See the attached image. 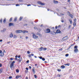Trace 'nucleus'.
Here are the masks:
<instances>
[{
    "instance_id": "obj_1",
    "label": "nucleus",
    "mask_w": 79,
    "mask_h": 79,
    "mask_svg": "<svg viewBox=\"0 0 79 79\" xmlns=\"http://www.w3.org/2000/svg\"><path fill=\"white\" fill-rule=\"evenodd\" d=\"M44 32H45V33H50V29L49 28H47L45 30Z\"/></svg>"
},
{
    "instance_id": "obj_2",
    "label": "nucleus",
    "mask_w": 79,
    "mask_h": 79,
    "mask_svg": "<svg viewBox=\"0 0 79 79\" xmlns=\"http://www.w3.org/2000/svg\"><path fill=\"white\" fill-rule=\"evenodd\" d=\"M37 3H38V4H39V5H41L44 6L45 5V3H42L40 1H38Z\"/></svg>"
},
{
    "instance_id": "obj_3",
    "label": "nucleus",
    "mask_w": 79,
    "mask_h": 79,
    "mask_svg": "<svg viewBox=\"0 0 79 79\" xmlns=\"http://www.w3.org/2000/svg\"><path fill=\"white\" fill-rule=\"evenodd\" d=\"M68 13H69V16H70V17H71V18H73V15H72V14H71V13H70V12L68 11Z\"/></svg>"
},
{
    "instance_id": "obj_4",
    "label": "nucleus",
    "mask_w": 79,
    "mask_h": 79,
    "mask_svg": "<svg viewBox=\"0 0 79 79\" xmlns=\"http://www.w3.org/2000/svg\"><path fill=\"white\" fill-rule=\"evenodd\" d=\"M0 54H1L0 55V56H4V53H2V50H0Z\"/></svg>"
},
{
    "instance_id": "obj_5",
    "label": "nucleus",
    "mask_w": 79,
    "mask_h": 79,
    "mask_svg": "<svg viewBox=\"0 0 79 79\" xmlns=\"http://www.w3.org/2000/svg\"><path fill=\"white\" fill-rule=\"evenodd\" d=\"M16 33H21V32H23V31L22 30H18L15 31Z\"/></svg>"
},
{
    "instance_id": "obj_6",
    "label": "nucleus",
    "mask_w": 79,
    "mask_h": 79,
    "mask_svg": "<svg viewBox=\"0 0 79 79\" xmlns=\"http://www.w3.org/2000/svg\"><path fill=\"white\" fill-rule=\"evenodd\" d=\"M33 37L34 39H37L38 38V36H37L34 34L33 35Z\"/></svg>"
},
{
    "instance_id": "obj_7",
    "label": "nucleus",
    "mask_w": 79,
    "mask_h": 79,
    "mask_svg": "<svg viewBox=\"0 0 79 79\" xmlns=\"http://www.w3.org/2000/svg\"><path fill=\"white\" fill-rule=\"evenodd\" d=\"M56 33L57 34L60 33H61V31L59 29H57L56 31Z\"/></svg>"
},
{
    "instance_id": "obj_8",
    "label": "nucleus",
    "mask_w": 79,
    "mask_h": 79,
    "mask_svg": "<svg viewBox=\"0 0 79 79\" xmlns=\"http://www.w3.org/2000/svg\"><path fill=\"white\" fill-rule=\"evenodd\" d=\"M39 57L40 58V59H42L43 61H45V59L44 58H42V57L40 56Z\"/></svg>"
},
{
    "instance_id": "obj_9",
    "label": "nucleus",
    "mask_w": 79,
    "mask_h": 79,
    "mask_svg": "<svg viewBox=\"0 0 79 79\" xmlns=\"http://www.w3.org/2000/svg\"><path fill=\"white\" fill-rule=\"evenodd\" d=\"M13 24H14V23H9V26L10 27V26H13Z\"/></svg>"
},
{
    "instance_id": "obj_10",
    "label": "nucleus",
    "mask_w": 79,
    "mask_h": 79,
    "mask_svg": "<svg viewBox=\"0 0 79 79\" xmlns=\"http://www.w3.org/2000/svg\"><path fill=\"white\" fill-rule=\"evenodd\" d=\"M53 2L54 4H57V3H58V1L55 0L53 1Z\"/></svg>"
},
{
    "instance_id": "obj_11",
    "label": "nucleus",
    "mask_w": 79,
    "mask_h": 79,
    "mask_svg": "<svg viewBox=\"0 0 79 79\" xmlns=\"http://www.w3.org/2000/svg\"><path fill=\"white\" fill-rule=\"evenodd\" d=\"M32 71H33V73H34V74H35V68H33L32 69Z\"/></svg>"
},
{
    "instance_id": "obj_12",
    "label": "nucleus",
    "mask_w": 79,
    "mask_h": 79,
    "mask_svg": "<svg viewBox=\"0 0 79 79\" xmlns=\"http://www.w3.org/2000/svg\"><path fill=\"white\" fill-rule=\"evenodd\" d=\"M78 51V49H77V48L74 49V52H75V53H77Z\"/></svg>"
},
{
    "instance_id": "obj_13",
    "label": "nucleus",
    "mask_w": 79,
    "mask_h": 79,
    "mask_svg": "<svg viewBox=\"0 0 79 79\" xmlns=\"http://www.w3.org/2000/svg\"><path fill=\"white\" fill-rule=\"evenodd\" d=\"M20 77H21V75L17 76L16 77V79H18V78H19Z\"/></svg>"
},
{
    "instance_id": "obj_14",
    "label": "nucleus",
    "mask_w": 79,
    "mask_h": 79,
    "mask_svg": "<svg viewBox=\"0 0 79 79\" xmlns=\"http://www.w3.org/2000/svg\"><path fill=\"white\" fill-rule=\"evenodd\" d=\"M22 60V58H20L18 60V62H21Z\"/></svg>"
},
{
    "instance_id": "obj_15",
    "label": "nucleus",
    "mask_w": 79,
    "mask_h": 79,
    "mask_svg": "<svg viewBox=\"0 0 79 79\" xmlns=\"http://www.w3.org/2000/svg\"><path fill=\"white\" fill-rule=\"evenodd\" d=\"M68 36H66L65 37H64L62 39H63H63H65L64 40H66V39H68Z\"/></svg>"
},
{
    "instance_id": "obj_16",
    "label": "nucleus",
    "mask_w": 79,
    "mask_h": 79,
    "mask_svg": "<svg viewBox=\"0 0 79 79\" xmlns=\"http://www.w3.org/2000/svg\"><path fill=\"white\" fill-rule=\"evenodd\" d=\"M13 65H14V64H13V63H11V64L10 65V68H13Z\"/></svg>"
},
{
    "instance_id": "obj_17",
    "label": "nucleus",
    "mask_w": 79,
    "mask_h": 79,
    "mask_svg": "<svg viewBox=\"0 0 79 79\" xmlns=\"http://www.w3.org/2000/svg\"><path fill=\"white\" fill-rule=\"evenodd\" d=\"M76 22H73V26L74 27H76Z\"/></svg>"
},
{
    "instance_id": "obj_18",
    "label": "nucleus",
    "mask_w": 79,
    "mask_h": 79,
    "mask_svg": "<svg viewBox=\"0 0 79 79\" xmlns=\"http://www.w3.org/2000/svg\"><path fill=\"white\" fill-rule=\"evenodd\" d=\"M10 37H13V33H11L10 35Z\"/></svg>"
},
{
    "instance_id": "obj_19",
    "label": "nucleus",
    "mask_w": 79,
    "mask_h": 79,
    "mask_svg": "<svg viewBox=\"0 0 79 79\" xmlns=\"http://www.w3.org/2000/svg\"><path fill=\"white\" fill-rule=\"evenodd\" d=\"M43 47H41L40 48H39V51H42V50Z\"/></svg>"
},
{
    "instance_id": "obj_20",
    "label": "nucleus",
    "mask_w": 79,
    "mask_h": 79,
    "mask_svg": "<svg viewBox=\"0 0 79 79\" xmlns=\"http://www.w3.org/2000/svg\"><path fill=\"white\" fill-rule=\"evenodd\" d=\"M3 71V69H0V73H2V71Z\"/></svg>"
},
{
    "instance_id": "obj_21",
    "label": "nucleus",
    "mask_w": 79,
    "mask_h": 79,
    "mask_svg": "<svg viewBox=\"0 0 79 79\" xmlns=\"http://www.w3.org/2000/svg\"><path fill=\"white\" fill-rule=\"evenodd\" d=\"M3 22L4 23H6V19H4Z\"/></svg>"
},
{
    "instance_id": "obj_22",
    "label": "nucleus",
    "mask_w": 79,
    "mask_h": 79,
    "mask_svg": "<svg viewBox=\"0 0 79 79\" xmlns=\"http://www.w3.org/2000/svg\"><path fill=\"white\" fill-rule=\"evenodd\" d=\"M23 17H20L19 18V21H21L22 19H23Z\"/></svg>"
},
{
    "instance_id": "obj_23",
    "label": "nucleus",
    "mask_w": 79,
    "mask_h": 79,
    "mask_svg": "<svg viewBox=\"0 0 79 79\" xmlns=\"http://www.w3.org/2000/svg\"><path fill=\"white\" fill-rule=\"evenodd\" d=\"M28 57H29V58H32V56H31V54L28 55Z\"/></svg>"
},
{
    "instance_id": "obj_24",
    "label": "nucleus",
    "mask_w": 79,
    "mask_h": 79,
    "mask_svg": "<svg viewBox=\"0 0 79 79\" xmlns=\"http://www.w3.org/2000/svg\"><path fill=\"white\" fill-rule=\"evenodd\" d=\"M61 67L63 68V69H64V68H65V67L64 66L62 65L61 66Z\"/></svg>"
},
{
    "instance_id": "obj_25",
    "label": "nucleus",
    "mask_w": 79,
    "mask_h": 79,
    "mask_svg": "<svg viewBox=\"0 0 79 79\" xmlns=\"http://www.w3.org/2000/svg\"><path fill=\"white\" fill-rule=\"evenodd\" d=\"M16 20H17V17H15L14 21H16Z\"/></svg>"
},
{
    "instance_id": "obj_26",
    "label": "nucleus",
    "mask_w": 79,
    "mask_h": 79,
    "mask_svg": "<svg viewBox=\"0 0 79 79\" xmlns=\"http://www.w3.org/2000/svg\"><path fill=\"white\" fill-rule=\"evenodd\" d=\"M2 21H3V19H1L0 20V23H2Z\"/></svg>"
},
{
    "instance_id": "obj_27",
    "label": "nucleus",
    "mask_w": 79,
    "mask_h": 79,
    "mask_svg": "<svg viewBox=\"0 0 79 79\" xmlns=\"http://www.w3.org/2000/svg\"><path fill=\"white\" fill-rule=\"evenodd\" d=\"M64 65H65V66H69V64L68 63L65 64H64Z\"/></svg>"
},
{
    "instance_id": "obj_28",
    "label": "nucleus",
    "mask_w": 79,
    "mask_h": 79,
    "mask_svg": "<svg viewBox=\"0 0 79 79\" xmlns=\"http://www.w3.org/2000/svg\"><path fill=\"white\" fill-rule=\"evenodd\" d=\"M69 21L70 22V24H72L73 23V22H72V20H69Z\"/></svg>"
},
{
    "instance_id": "obj_29",
    "label": "nucleus",
    "mask_w": 79,
    "mask_h": 79,
    "mask_svg": "<svg viewBox=\"0 0 79 79\" xmlns=\"http://www.w3.org/2000/svg\"><path fill=\"white\" fill-rule=\"evenodd\" d=\"M72 45H70L69 47V48L67 49V50H69V48H70L71 47H72Z\"/></svg>"
},
{
    "instance_id": "obj_30",
    "label": "nucleus",
    "mask_w": 79,
    "mask_h": 79,
    "mask_svg": "<svg viewBox=\"0 0 79 79\" xmlns=\"http://www.w3.org/2000/svg\"><path fill=\"white\" fill-rule=\"evenodd\" d=\"M77 48V46H75L74 47V49Z\"/></svg>"
},
{
    "instance_id": "obj_31",
    "label": "nucleus",
    "mask_w": 79,
    "mask_h": 79,
    "mask_svg": "<svg viewBox=\"0 0 79 79\" xmlns=\"http://www.w3.org/2000/svg\"><path fill=\"white\" fill-rule=\"evenodd\" d=\"M12 21V18H10V19L9 20L10 22H11Z\"/></svg>"
},
{
    "instance_id": "obj_32",
    "label": "nucleus",
    "mask_w": 79,
    "mask_h": 79,
    "mask_svg": "<svg viewBox=\"0 0 79 79\" xmlns=\"http://www.w3.org/2000/svg\"><path fill=\"white\" fill-rule=\"evenodd\" d=\"M36 35H40V33H39V32H38L36 34Z\"/></svg>"
},
{
    "instance_id": "obj_33",
    "label": "nucleus",
    "mask_w": 79,
    "mask_h": 79,
    "mask_svg": "<svg viewBox=\"0 0 79 79\" xmlns=\"http://www.w3.org/2000/svg\"><path fill=\"white\" fill-rule=\"evenodd\" d=\"M16 73H19V69H17L16 70Z\"/></svg>"
},
{
    "instance_id": "obj_34",
    "label": "nucleus",
    "mask_w": 79,
    "mask_h": 79,
    "mask_svg": "<svg viewBox=\"0 0 79 79\" xmlns=\"http://www.w3.org/2000/svg\"><path fill=\"white\" fill-rule=\"evenodd\" d=\"M3 31L4 32H5V31H6V29H5V28H4V29H3Z\"/></svg>"
},
{
    "instance_id": "obj_35",
    "label": "nucleus",
    "mask_w": 79,
    "mask_h": 79,
    "mask_svg": "<svg viewBox=\"0 0 79 79\" xmlns=\"http://www.w3.org/2000/svg\"><path fill=\"white\" fill-rule=\"evenodd\" d=\"M34 29H37V30H39V29H37V28L36 27H35Z\"/></svg>"
},
{
    "instance_id": "obj_36",
    "label": "nucleus",
    "mask_w": 79,
    "mask_h": 79,
    "mask_svg": "<svg viewBox=\"0 0 79 79\" xmlns=\"http://www.w3.org/2000/svg\"><path fill=\"white\" fill-rule=\"evenodd\" d=\"M27 23H25L23 25L24 26H27Z\"/></svg>"
},
{
    "instance_id": "obj_37",
    "label": "nucleus",
    "mask_w": 79,
    "mask_h": 79,
    "mask_svg": "<svg viewBox=\"0 0 79 79\" xmlns=\"http://www.w3.org/2000/svg\"><path fill=\"white\" fill-rule=\"evenodd\" d=\"M14 39H15V38H16V35H14Z\"/></svg>"
},
{
    "instance_id": "obj_38",
    "label": "nucleus",
    "mask_w": 79,
    "mask_h": 79,
    "mask_svg": "<svg viewBox=\"0 0 79 79\" xmlns=\"http://www.w3.org/2000/svg\"><path fill=\"white\" fill-rule=\"evenodd\" d=\"M69 56V54H66L65 55V56Z\"/></svg>"
},
{
    "instance_id": "obj_39",
    "label": "nucleus",
    "mask_w": 79,
    "mask_h": 79,
    "mask_svg": "<svg viewBox=\"0 0 79 79\" xmlns=\"http://www.w3.org/2000/svg\"><path fill=\"white\" fill-rule=\"evenodd\" d=\"M34 76L35 78H37V76L36 75H35Z\"/></svg>"
},
{
    "instance_id": "obj_40",
    "label": "nucleus",
    "mask_w": 79,
    "mask_h": 79,
    "mask_svg": "<svg viewBox=\"0 0 79 79\" xmlns=\"http://www.w3.org/2000/svg\"><path fill=\"white\" fill-rule=\"evenodd\" d=\"M27 53H28V54H29L30 53V51H27Z\"/></svg>"
},
{
    "instance_id": "obj_41",
    "label": "nucleus",
    "mask_w": 79,
    "mask_h": 79,
    "mask_svg": "<svg viewBox=\"0 0 79 79\" xmlns=\"http://www.w3.org/2000/svg\"><path fill=\"white\" fill-rule=\"evenodd\" d=\"M76 21H77V20L76 19H74V22H76Z\"/></svg>"
},
{
    "instance_id": "obj_42",
    "label": "nucleus",
    "mask_w": 79,
    "mask_h": 79,
    "mask_svg": "<svg viewBox=\"0 0 79 79\" xmlns=\"http://www.w3.org/2000/svg\"><path fill=\"white\" fill-rule=\"evenodd\" d=\"M25 32H26V30H24V31H23V34H24V33H25Z\"/></svg>"
},
{
    "instance_id": "obj_43",
    "label": "nucleus",
    "mask_w": 79,
    "mask_h": 79,
    "mask_svg": "<svg viewBox=\"0 0 79 79\" xmlns=\"http://www.w3.org/2000/svg\"><path fill=\"white\" fill-rule=\"evenodd\" d=\"M12 76H10L9 77V79H11L12 78Z\"/></svg>"
},
{
    "instance_id": "obj_44",
    "label": "nucleus",
    "mask_w": 79,
    "mask_h": 79,
    "mask_svg": "<svg viewBox=\"0 0 79 79\" xmlns=\"http://www.w3.org/2000/svg\"><path fill=\"white\" fill-rule=\"evenodd\" d=\"M16 6H19V5L18 4H17L16 5Z\"/></svg>"
},
{
    "instance_id": "obj_45",
    "label": "nucleus",
    "mask_w": 79,
    "mask_h": 79,
    "mask_svg": "<svg viewBox=\"0 0 79 79\" xmlns=\"http://www.w3.org/2000/svg\"><path fill=\"white\" fill-rule=\"evenodd\" d=\"M25 73H27V72H28V71H27V70H25Z\"/></svg>"
},
{
    "instance_id": "obj_46",
    "label": "nucleus",
    "mask_w": 79,
    "mask_h": 79,
    "mask_svg": "<svg viewBox=\"0 0 79 79\" xmlns=\"http://www.w3.org/2000/svg\"><path fill=\"white\" fill-rule=\"evenodd\" d=\"M57 76V77H60L61 76L60 75H58Z\"/></svg>"
},
{
    "instance_id": "obj_47",
    "label": "nucleus",
    "mask_w": 79,
    "mask_h": 79,
    "mask_svg": "<svg viewBox=\"0 0 79 79\" xmlns=\"http://www.w3.org/2000/svg\"><path fill=\"white\" fill-rule=\"evenodd\" d=\"M43 26H44V25L43 24H42L40 26V27H43Z\"/></svg>"
},
{
    "instance_id": "obj_48",
    "label": "nucleus",
    "mask_w": 79,
    "mask_h": 79,
    "mask_svg": "<svg viewBox=\"0 0 79 79\" xmlns=\"http://www.w3.org/2000/svg\"><path fill=\"white\" fill-rule=\"evenodd\" d=\"M44 50H47V48H44Z\"/></svg>"
},
{
    "instance_id": "obj_49",
    "label": "nucleus",
    "mask_w": 79,
    "mask_h": 79,
    "mask_svg": "<svg viewBox=\"0 0 79 79\" xmlns=\"http://www.w3.org/2000/svg\"><path fill=\"white\" fill-rule=\"evenodd\" d=\"M15 63V61H13V62H12L11 63H12V64H13Z\"/></svg>"
},
{
    "instance_id": "obj_50",
    "label": "nucleus",
    "mask_w": 79,
    "mask_h": 79,
    "mask_svg": "<svg viewBox=\"0 0 79 79\" xmlns=\"http://www.w3.org/2000/svg\"><path fill=\"white\" fill-rule=\"evenodd\" d=\"M60 15H62L63 16H64V14H60Z\"/></svg>"
},
{
    "instance_id": "obj_51",
    "label": "nucleus",
    "mask_w": 79,
    "mask_h": 79,
    "mask_svg": "<svg viewBox=\"0 0 79 79\" xmlns=\"http://www.w3.org/2000/svg\"><path fill=\"white\" fill-rule=\"evenodd\" d=\"M58 71H61V69H58Z\"/></svg>"
},
{
    "instance_id": "obj_52",
    "label": "nucleus",
    "mask_w": 79,
    "mask_h": 79,
    "mask_svg": "<svg viewBox=\"0 0 79 79\" xmlns=\"http://www.w3.org/2000/svg\"><path fill=\"white\" fill-rule=\"evenodd\" d=\"M2 64H0V67H2Z\"/></svg>"
},
{
    "instance_id": "obj_53",
    "label": "nucleus",
    "mask_w": 79,
    "mask_h": 79,
    "mask_svg": "<svg viewBox=\"0 0 79 79\" xmlns=\"http://www.w3.org/2000/svg\"><path fill=\"white\" fill-rule=\"evenodd\" d=\"M63 50V49L61 48V49H59V50H60V51H61V50Z\"/></svg>"
},
{
    "instance_id": "obj_54",
    "label": "nucleus",
    "mask_w": 79,
    "mask_h": 79,
    "mask_svg": "<svg viewBox=\"0 0 79 79\" xmlns=\"http://www.w3.org/2000/svg\"><path fill=\"white\" fill-rule=\"evenodd\" d=\"M31 56H34V54L32 53L31 54Z\"/></svg>"
},
{
    "instance_id": "obj_55",
    "label": "nucleus",
    "mask_w": 79,
    "mask_h": 79,
    "mask_svg": "<svg viewBox=\"0 0 79 79\" xmlns=\"http://www.w3.org/2000/svg\"><path fill=\"white\" fill-rule=\"evenodd\" d=\"M61 22H62V23H64V20H62Z\"/></svg>"
},
{
    "instance_id": "obj_56",
    "label": "nucleus",
    "mask_w": 79,
    "mask_h": 79,
    "mask_svg": "<svg viewBox=\"0 0 79 79\" xmlns=\"http://www.w3.org/2000/svg\"><path fill=\"white\" fill-rule=\"evenodd\" d=\"M18 57L19 58H20V57H21V56L20 55H19Z\"/></svg>"
},
{
    "instance_id": "obj_57",
    "label": "nucleus",
    "mask_w": 79,
    "mask_h": 79,
    "mask_svg": "<svg viewBox=\"0 0 79 79\" xmlns=\"http://www.w3.org/2000/svg\"><path fill=\"white\" fill-rule=\"evenodd\" d=\"M26 69L27 70H28L29 69L27 68H26Z\"/></svg>"
},
{
    "instance_id": "obj_58",
    "label": "nucleus",
    "mask_w": 79,
    "mask_h": 79,
    "mask_svg": "<svg viewBox=\"0 0 79 79\" xmlns=\"http://www.w3.org/2000/svg\"><path fill=\"white\" fill-rule=\"evenodd\" d=\"M27 6H31V5L30 4L27 5Z\"/></svg>"
},
{
    "instance_id": "obj_59",
    "label": "nucleus",
    "mask_w": 79,
    "mask_h": 79,
    "mask_svg": "<svg viewBox=\"0 0 79 79\" xmlns=\"http://www.w3.org/2000/svg\"><path fill=\"white\" fill-rule=\"evenodd\" d=\"M25 32H26L27 33H28V31H26L25 30Z\"/></svg>"
},
{
    "instance_id": "obj_60",
    "label": "nucleus",
    "mask_w": 79,
    "mask_h": 79,
    "mask_svg": "<svg viewBox=\"0 0 79 79\" xmlns=\"http://www.w3.org/2000/svg\"><path fill=\"white\" fill-rule=\"evenodd\" d=\"M25 79H28V77H26Z\"/></svg>"
},
{
    "instance_id": "obj_61",
    "label": "nucleus",
    "mask_w": 79,
    "mask_h": 79,
    "mask_svg": "<svg viewBox=\"0 0 79 79\" xmlns=\"http://www.w3.org/2000/svg\"><path fill=\"white\" fill-rule=\"evenodd\" d=\"M10 60H13V58H10Z\"/></svg>"
},
{
    "instance_id": "obj_62",
    "label": "nucleus",
    "mask_w": 79,
    "mask_h": 79,
    "mask_svg": "<svg viewBox=\"0 0 79 79\" xmlns=\"http://www.w3.org/2000/svg\"><path fill=\"white\" fill-rule=\"evenodd\" d=\"M58 27L57 26H56L55 27V28L56 29H57V27Z\"/></svg>"
},
{
    "instance_id": "obj_63",
    "label": "nucleus",
    "mask_w": 79,
    "mask_h": 79,
    "mask_svg": "<svg viewBox=\"0 0 79 79\" xmlns=\"http://www.w3.org/2000/svg\"><path fill=\"white\" fill-rule=\"evenodd\" d=\"M29 68H30V69H31V66H29Z\"/></svg>"
},
{
    "instance_id": "obj_64",
    "label": "nucleus",
    "mask_w": 79,
    "mask_h": 79,
    "mask_svg": "<svg viewBox=\"0 0 79 79\" xmlns=\"http://www.w3.org/2000/svg\"><path fill=\"white\" fill-rule=\"evenodd\" d=\"M68 2H70V0H68Z\"/></svg>"
}]
</instances>
